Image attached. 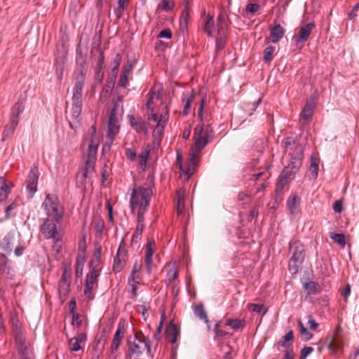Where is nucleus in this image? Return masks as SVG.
Instances as JSON below:
<instances>
[{
  "label": "nucleus",
  "mask_w": 359,
  "mask_h": 359,
  "mask_svg": "<svg viewBox=\"0 0 359 359\" xmlns=\"http://www.w3.org/2000/svg\"><path fill=\"white\" fill-rule=\"evenodd\" d=\"M284 157L288 158L287 165L280 174L275 190V201L278 204L282 201V191L292 180L302 165L304 149L302 144L294 137H287L281 142Z\"/></svg>",
  "instance_id": "f257e3e1"
},
{
  "label": "nucleus",
  "mask_w": 359,
  "mask_h": 359,
  "mask_svg": "<svg viewBox=\"0 0 359 359\" xmlns=\"http://www.w3.org/2000/svg\"><path fill=\"white\" fill-rule=\"evenodd\" d=\"M284 157L288 158L287 165L280 174L275 190V201L278 204L282 201V191L292 180L302 165L304 149L302 144L294 137H287L281 142Z\"/></svg>",
  "instance_id": "f03ea898"
},
{
  "label": "nucleus",
  "mask_w": 359,
  "mask_h": 359,
  "mask_svg": "<svg viewBox=\"0 0 359 359\" xmlns=\"http://www.w3.org/2000/svg\"><path fill=\"white\" fill-rule=\"evenodd\" d=\"M215 137V133L210 124H198L194 128V145L191 147L189 154V161L186 165L182 164V155L177 154V161L180 163V169L189 177L192 175L195 171L196 165L197 154L201 151L208 144L209 141Z\"/></svg>",
  "instance_id": "7ed1b4c3"
},
{
  "label": "nucleus",
  "mask_w": 359,
  "mask_h": 359,
  "mask_svg": "<svg viewBox=\"0 0 359 359\" xmlns=\"http://www.w3.org/2000/svg\"><path fill=\"white\" fill-rule=\"evenodd\" d=\"M13 336L18 359H34L29 341L25 330L18 323L13 324Z\"/></svg>",
  "instance_id": "20e7f679"
},
{
  "label": "nucleus",
  "mask_w": 359,
  "mask_h": 359,
  "mask_svg": "<svg viewBox=\"0 0 359 359\" xmlns=\"http://www.w3.org/2000/svg\"><path fill=\"white\" fill-rule=\"evenodd\" d=\"M74 84L72 89L73 116H79L82 108V91L85 84L86 69L81 66L75 72Z\"/></svg>",
  "instance_id": "39448f33"
},
{
  "label": "nucleus",
  "mask_w": 359,
  "mask_h": 359,
  "mask_svg": "<svg viewBox=\"0 0 359 359\" xmlns=\"http://www.w3.org/2000/svg\"><path fill=\"white\" fill-rule=\"evenodd\" d=\"M289 248L292 256L288 263V269L291 274L295 275L304 261L306 250L304 244L297 240L291 241Z\"/></svg>",
  "instance_id": "423d86ee"
},
{
  "label": "nucleus",
  "mask_w": 359,
  "mask_h": 359,
  "mask_svg": "<svg viewBox=\"0 0 359 359\" xmlns=\"http://www.w3.org/2000/svg\"><path fill=\"white\" fill-rule=\"evenodd\" d=\"M152 194V189L149 186H140L133 189L130 199V206L132 212H134L135 210L137 208H142L145 203H147V208L149 205Z\"/></svg>",
  "instance_id": "0eeeda50"
},
{
  "label": "nucleus",
  "mask_w": 359,
  "mask_h": 359,
  "mask_svg": "<svg viewBox=\"0 0 359 359\" xmlns=\"http://www.w3.org/2000/svg\"><path fill=\"white\" fill-rule=\"evenodd\" d=\"M127 346L128 349L127 356L130 358L132 356H139L144 351H147L148 354L151 353L149 341L145 339L142 333H136L133 337H128Z\"/></svg>",
  "instance_id": "6e6552de"
},
{
  "label": "nucleus",
  "mask_w": 359,
  "mask_h": 359,
  "mask_svg": "<svg viewBox=\"0 0 359 359\" xmlns=\"http://www.w3.org/2000/svg\"><path fill=\"white\" fill-rule=\"evenodd\" d=\"M42 208L49 217L59 222L64 215V209L60 205L58 198L54 194H48L42 203Z\"/></svg>",
  "instance_id": "1a4fd4ad"
},
{
  "label": "nucleus",
  "mask_w": 359,
  "mask_h": 359,
  "mask_svg": "<svg viewBox=\"0 0 359 359\" xmlns=\"http://www.w3.org/2000/svg\"><path fill=\"white\" fill-rule=\"evenodd\" d=\"M97 266H93L90 273L87 274L85 280V288L83 294L88 300H93L95 295L93 294V290L97 287L98 277L100 275V271L97 268Z\"/></svg>",
  "instance_id": "9d476101"
},
{
  "label": "nucleus",
  "mask_w": 359,
  "mask_h": 359,
  "mask_svg": "<svg viewBox=\"0 0 359 359\" xmlns=\"http://www.w3.org/2000/svg\"><path fill=\"white\" fill-rule=\"evenodd\" d=\"M148 119L149 121L157 122V125L153 131V136L155 139L158 137L159 140H161L164 132L165 126L168 120V111H166L165 114H162L160 116L157 114L151 113L149 115Z\"/></svg>",
  "instance_id": "9b49d317"
},
{
  "label": "nucleus",
  "mask_w": 359,
  "mask_h": 359,
  "mask_svg": "<svg viewBox=\"0 0 359 359\" xmlns=\"http://www.w3.org/2000/svg\"><path fill=\"white\" fill-rule=\"evenodd\" d=\"M116 104H115L110 111L107 124V137L110 140V143L113 142L115 136L119 133V126L116 117Z\"/></svg>",
  "instance_id": "f8f14e48"
},
{
  "label": "nucleus",
  "mask_w": 359,
  "mask_h": 359,
  "mask_svg": "<svg viewBox=\"0 0 359 359\" xmlns=\"http://www.w3.org/2000/svg\"><path fill=\"white\" fill-rule=\"evenodd\" d=\"M39 170L36 167H34L30 170L26 181V190L29 198H32L34 196L37 190Z\"/></svg>",
  "instance_id": "ddd939ff"
},
{
  "label": "nucleus",
  "mask_w": 359,
  "mask_h": 359,
  "mask_svg": "<svg viewBox=\"0 0 359 359\" xmlns=\"http://www.w3.org/2000/svg\"><path fill=\"white\" fill-rule=\"evenodd\" d=\"M41 233H43V236L46 239H55L59 240L58 238H57V228L55 222L49 219H44L42 225L41 226L40 229Z\"/></svg>",
  "instance_id": "4468645a"
},
{
  "label": "nucleus",
  "mask_w": 359,
  "mask_h": 359,
  "mask_svg": "<svg viewBox=\"0 0 359 359\" xmlns=\"http://www.w3.org/2000/svg\"><path fill=\"white\" fill-rule=\"evenodd\" d=\"M126 257L127 251L126 250L124 247H122V245L121 244L114 260V271L118 273L120 272L123 269V266L126 263Z\"/></svg>",
  "instance_id": "2eb2a0df"
},
{
  "label": "nucleus",
  "mask_w": 359,
  "mask_h": 359,
  "mask_svg": "<svg viewBox=\"0 0 359 359\" xmlns=\"http://www.w3.org/2000/svg\"><path fill=\"white\" fill-rule=\"evenodd\" d=\"M155 245L154 241L151 238L148 239L145 247V266L148 274H150L153 266V247Z\"/></svg>",
  "instance_id": "dca6fc26"
},
{
  "label": "nucleus",
  "mask_w": 359,
  "mask_h": 359,
  "mask_svg": "<svg viewBox=\"0 0 359 359\" xmlns=\"http://www.w3.org/2000/svg\"><path fill=\"white\" fill-rule=\"evenodd\" d=\"M341 334L342 329L340 325H338L334 330L332 337L330 338V341H329L327 347L330 350L337 351L343 346V342L341 339Z\"/></svg>",
  "instance_id": "f3484780"
},
{
  "label": "nucleus",
  "mask_w": 359,
  "mask_h": 359,
  "mask_svg": "<svg viewBox=\"0 0 359 359\" xmlns=\"http://www.w3.org/2000/svg\"><path fill=\"white\" fill-rule=\"evenodd\" d=\"M128 118L132 128L138 133H146L147 128L146 122L141 117H135L133 115H128Z\"/></svg>",
  "instance_id": "a211bd4d"
},
{
  "label": "nucleus",
  "mask_w": 359,
  "mask_h": 359,
  "mask_svg": "<svg viewBox=\"0 0 359 359\" xmlns=\"http://www.w3.org/2000/svg\"><path fill=\"white\" fill-rule=\"evenodd\" d=\"M95 161L86 160L85 167L83 172L76 176L77 183H80L81 185H83L88 175L92 173L95 170Z\"/></svg>",
  "instance_id": "6ab92c4d"
},
{
  "label": "nucleus",
  "mask_w": 359,
  "mask_h": 359,
  "mask_svg": "<svg viewBox=\"0 0 359 359\" xmlns=\"http://www.w3.org/2000/svg\"><path fill=\"white\" fill-rule=\"evenodd\" d=\"M227 26L226 15L223 12H220L217 19V35L226 36Z\"/></svg>",
  "instance_id": "aec40b11"
},
{
  "label": "nucleus",
  "mask_w": 359,
  "mask_h": 359,
  "mask_svg": "<svg viewBox=\"0 0 359 359\" xmlns=\"http://www.w3.org/2000/svg\"><path fill=\"white\" fill-rule=\"evenodd\" d=\"M314 27L315 24L313 22L307 23L306 25L299 27L297 42L298 43L306 41Z\"/></svg>",
  "instance_id": "412c9836"
},
{
  "label": "nucleus",
  "mask_w": 359,
  "mask_h": 359,
  "mask_svg": "<svg viewBox=\"0 0 359 359\" xmlns=\"http://www.w3.org/2000/svg\"><path fill=\"white\" fill-rule=\"evenodd\" d=\"M313 114V107L311 102H306L302 109L299 116V123L306 125L308 121L312 117Z\"/></svg>",
  "instance_id": "4be33fe9"
},
{
  "label": "nucleus",
  "mask_w": 359,
  "mask_h": 359,
  "mask_svg": "<svg viewBox=\"0 0 359 359\" xmlns=\"http://www.w3.org/2000/svg\"><path fill=\"white\" fill-rule=\"evenodd\" d=\"M25 100L24 99H20L14 104L11 109L10 118L13 117L16 121H20V116L25 109Z\"/></svg>",
  "instance_id": "5701e85b"
},
{
  "label": "nucleus",
  "mask_w": 359,
  "mask_h": 359,
  "mask_svg": "<svg viewBox=\"0 0 359 359\" xmlns=\"http://www.w3.org/2000/svg\"><path fill=\"white\" fill-rule=\"evenodd\" d=\"M285 34V29L280 25L271 27V42L277 43L283 38Z\"/></svg>",
  "instance_id": "b1692460"
},
{
  "label": "nucleus",
  "mask_w": 359,
  "mask_h": 359,
  "mask_svg": "<svg viewBox=\"0 0 359 359\" xmlns=\"http://www.w3.org/2000/svg\"><path fill=\"white\" fill-rule=\"evenodd\" d=\"M0 272L8 276L12 275L11 262L4 254H0Z\"/></svg>",
  "instance_id": "393cba45"
},
{
  "label": "nucleus",
  "mask_w": 359,
  "mask_h": 359,
  "mask_svg": "<svg viewBox=\"0 0 359 359\" xmlns=\"http://www.w3.org/2000/svg\"><path fill=\"white\" fill-rule=\"evenodd\" d=\"M177 198L176 210L177 214L180 215L183 212L185 206V190L179 189L177 191Z\"/></svg>",
  "instance_id": "a878e982"
},
{
  "label": "nucleus",
  "mask_w": 359,
  "mask_h": 359,
  "mask_svg": "<svg viewBox=\"0 0 359 359\" xmlns=\"http://www.w3.org/2000/svg\"><path fill=\"white\" fill-rule=\"evenodd\" d=\"M166 334L167 339L172 344H175L177 341L179 331L177 326L174 323H170L169 325L166 328Z\"/></svg>",
  "instance_id": "bb28decb"
},
{
  "label": "nucleus",
  "mask_w": 359,
  "mask_h": 359,
  "mask_svg": "<svg viewBox=\"0 0 359 359\" xmlns=\"http://www.w3.org/2000/svg\"><path fill=\"white\" fill-rule=\"evenodd\" d=\"M19 122L16 121L13 117L12 118H9L8 123L5 126L4 133H3V140H5L6 138H8L11 137L15 128H17Z\"/></svg>",
  "instance_id": "cd10ccee"
},
{
  "label": "nucleus",
  "mask_w": 359,
  "mask_h": 359,
  "mask_svg": "<svg viewBox=\"0 0 359 359\" xmlns=\"http://www.w3.org/2000/svg\"><path fill=\"white\" fill-rule=\"evenodd\" d=\"M215 29V24L213 20V16L210 14H208L204 19V32L209 36H213V29Z\"/></svg>",
  "instance_id": "c85d7f7f"
},
{
  "label": "nucleus",
  "mask_w": 359,
  "mask_h": 359,
  "mask_svg": "<svg viewBox=\"0 0 359 359\" xmlns=\"http://www.w3.org/2000/svg\"><path fill=\"white\" fill-rule=\"evenodd\" d=\"M10 187L4 177H0V201H5L10 193Z\"/></svg>",
  "instance_id": "c756f323"
},
{
  "label": "nucleus",
  "mask_w": 359,
  "mask_h": 359,
  "mask_svg": "<svg viewBox=\"0 0 359 359\" xmlns=\"http://www.w3.org/2000/svg\"><path fill=\"white\" fill-rule=\"evenodd\" d=\"M105 346V339H102V337L96 336L95 339V341L93 345V349L95 352L94 355L99 356V355L102 352Z\"/></svg>",
  "instance_id": "7c9ffc66"
},
{
  "label": "nucleus",
  "mask_w": 359,
  "mask_h": 359,
  "mask_svg": "<svg viewBox=\"0 0 359 359\" xmlns=\"http://www.w3.org/2000/svg\"><path fill=\"white\" fill-rule=\"evenodd\" d=\"M194 311L197 317H198L201 320H204L205 323L208 324L209 320L208 316L202 304L196 305L194 308Z\"/></svg>",
  "instance_id": "2f4dec72"
},
{
  "label": "nucleus",
  "mask_w": 359,
  "mask_h": 359,
  "mask_svg": "<svg viewBox=\"0 0 359 359\" xmlns=\"http://www.w3.org/2000/svg\"><path fill=\"white\" fill-rule=\"evenodd\" d=\"M298 201H299V198L297 195H293L287 201V205L292 215H295L298 212V206L297 205Z\"/></svg>",
  "instance_id": "473e14b6"
},
{
  "label": "nucleus",
  "mask_w": 359,
  "mask_h": 359,
  "mask_svg": "<svg viewBox=\"0 0 359 359\" xmlns=\"http://www.w3.org/2000/svg\"><path fill=\"white\" fill-rule=\"evenodd\" d=\"M304 287L307 291L308 294H315L320 292V286L314 281H309L304 283Z\"/></svg>",
  "instance_id": "72a5a7b5"
},
{
  "label": "nucleus",
  "mask_w": 359,
  "mask_h": 359,
  "mask_svg": "<svg viewBox=\"0 0 359 359\" xmlns=\"http://www.w3.org/2000/svg\"><path fill=\"white\" fill-rule=\"evenodd\" d=\"M85 262V255H78L76 262L75 274L76 276L80 278L83 274V269Z\"/></svg>",
  "instance_id": "f704fd0d"
},
{
  "label": "nucleus",
  "mask_w": 359,
  "mask_h": 359,
  "mask_svg": "<svg viewBox=\"0 0 359 359\" xmlns=\"http://www.w3.org/2000/svg\"><path fill=\"white\" fill-rule=\"evenodd\" d=\"M69 280H60L58 283V291L60 296L67 297L69 292Z\"/></svg>",
  "instance_id": "c9c22d12"
},
{
  "label": "nucleus",
  "mask_w": 359,
  "mask_h": 359,
  "mask_svg": "<svg viewBox=\"0 0 359 359\" xmlns=\"http://www.w3.org/2000/svg\"><path fill=\"white\" fill-rule=\"evenodd\" d=\"M226 325L231 327L234 330H241L245 325V321L240 319H228Z\"/></svg>",
  "instance_id": "e433bc0d"
},
{
  "label": "nucleus",
  "mask_w": 359,
  "mask_h": 359,
  "mask_svg": "<svg viewBox=\"0 0 359 359\" xmlns=\"http://www.w3.org/2000/svg\"><path fill=\"white\" fill-rule=\"evenodd\" d=\"M13 241H14L13 236L10 233L7 234L3 239V242H2L3 249L6 252H11L12 247L13 245Z\"/></svg>",
  "instance_id": "4c0bfd02"
},
{
  "label": "nucleus",
  "mask_w": 359,
  "mask_h": 359,
  "mask_svg": "<svg viewBox=\"0 0 359 359\" xmlns=\"http://www.w3.org/2000/svg\"><path fill=\"white\" fill-rule=\"evenodd\" d=\"M330 237L341 248H344L346 245V237L344 233H330Z\"/></svg>",
  "instance_id": "58836bf2"
},
{
  "label": "nucleus",
  "mask_w": 359,
  "mask_h": 359,
  "mask_svg": "<svg viewBox=\"0 0 359 359\" xmlns=\"http://www.w3.org/2000/svg\"><path fill=\"white\" fill-rule=\"evenodd\" d=\"M260 6L258 4L250 3L247 4L245 9L243 11V14L244 16L248 17L250 14H255L259 9Z\"/></svg>",
  "instance_id": "ea45409f"
},
{
  "label": "nucleus",
  "mask_w": 359,
  "mask_h": 359,
  "mask_svg": "<svg viewBox=\"0 0 359 359\" xmlns=\"http://www.w3.org/2000/svg\"><path fill=\"white\" fill-rule=\"evenodd\" d=\"M129 0H118V6L114 9L117 18H121L124 10L127 8Z\"/></svg>",
  "instance_id": "a19ab883"
},
{
  "label": "nucleus",
  "mask_w": 359,
  "mask_h": 359,
  "mask_svg": "<svg viewBox=\"0 0 359 359\" xmlns=\"http://www.w3.org/2000/svg\"><path fill=\"white\" fill-rule=\"evenodd\" d=\"M298 325L302 337L304 341H308L313 337V334L304 327L301 320L298 321Z\"/></svg>",
  "instance_id": "79ce46f5"
},
{
  "label": "nucleus",
  "mask_w": 359,
  "mask_h": 359,
  "mask_svg": "<svg viewBox=\"0 0 359 359\" xmlns=\"http://www.w3.org/2000/svg\"><path fill=\"white\" fill-rule=\"evenodd\" d=\"M143 229V226H136L135 230L133 234V237L131 239L132 244L137 243L141 240Z\"/></svg>",
  "instance_id": "37998d69"
},
{
  "label": "nucleus",
  "mask_w": 359,
  "mask_h": 359,
  "mask_svg": "<svg viewBox=\"0 0 359 359\" xmlns=\"http://www.w3.org/2000/svg\"><path fill=\"white\" fill-rule=\"evenodd\" d=\"M147 203L140 208H138L137 211V226H143L144 225V214L147 212Z\"/></svg>",
  "instance_id": "c03bdc74"
},
{
  "label": "nucleus",
  "mask_w": 359,
  "mask_h": 359,
  "mask_svg": "<svg viewBox=\"0 0 359 359\" xmlns=\"http://www.w3.org/2000/svg\"><path fill=\"white\" fill-rule=\"evenodd\" d=\"M319 159L312 156L311 158V169L313 177L316 179L318 177Z\"/></svg>",
  "instance_id": "a18cd8bd"
},
{
  "label": "nucleus",
  "mask_w": 359,
  "mask_h": 359,
  "mask_svg": "<svg viewBox=\"0 0 359 359\" xmlns=\"http://www.w3.org/2000/svg\"><path fill=\"white\" fill-rule=\"evenodd\" d=\"M195 98V94L192 93L185 100V104L183 108V115L187 116L190 113L191 103L194 102Z\"/></svg>",
  "instance_id": "49530a36"
},
{
  "label": "nucleus",
  "mask_w": 359,
  "mask_h": 359,
  "mask_svg": "<svg viewBox=\"0 0 359 359\" xmlns=\"http://www.w3.org/2000/svg\"><path fill=\"white\" fill-rule=\"evenodd\" d=\"M249 309L257 313L265 314L267 312V308L264 304H251L249 306Z\"/></svg>",
  "instance_id": "de8ad7c7"
},
{
  "label": "nucleus",
  "mask_w": 359,
  "mask_h": 359,
  "mask_svg": "<svg viewBox=\"0 0 359 359\" xmlns=\"http://www.w3.org/2000/svg\"><path fill=\"white\" fill-rule=\"evenodd\" d=\"M174 4L170 0H161L158 4V8L161 10L168 11L172 9Z\"/></svg>",
  "instance_id": "09e8293b"
},
{
  "label": "nucleus",
  "mask_w": 359,
  "mask_h": 359,
  "mask_svg": "<svg viewBox=\"0 0 359 359\" xmlns=\"http://www.w3.org/2000/svg\"><path fill=\"white\" fill-rule=\"evenodd\" d=\"M150 153V149H147L142 151L139 154L140 164L141 167H146L147 163V158Z\"/></svg>",
  "instance_id": "8fccbe9b"
},
{
  "label": "nucleus",
  "mask_w": 359,
  "mask_h": 359,
  "mask_svg": "<svg viewBox=\"0 0 359 359\" xmlns=\"http://www.w3.org/2000/svg\"><path fill=\"white\" fill-rule=\"evenodd\" d=\"M68 346L72 351H78L81 349L80 342L75 337H72L69 339Z\"/></svg>",
  "instance_id": "3c124183"
},
{
  "label": "nucleus",
  "mask_w": 359,
  "mask_h": 359,
  "mask_svg": "<svg viewBox=\"0 0 359 359\" xmlns=\"http://www.w3.org/2000/svg\"><path fill=\"white\" fill-rule=\"evenodd\" d=\"M104 55L103 50H100V55L97 62V74L99 76L100 74L102 72V69L104 67Z\"/></svg>",
  "instance_id": "603ef678"
},
{
  "label": "nucleus",
  "mask_w": 359,
  "mask_h": 359,
  "mask_svg": "<svg viewBox=\"0 0 359 359\" xmlns=\"http://www.w3.org/2000/svg\"><path fill=\"white\" fill-rule=\"evenodd\" d=\"M261 98H258L256 101L252 103H245L244 108L245 111H250V115L252 114V111H255L257 106L261 103Z\"/></svg>",
  "instance_id": "864d4df0"
},
{
  "label": "nucleus",
  "mask_w": 359,
  "mask_h": 359,
  "mask_svg": "<svg viewBox=\"0 0 359 359\" xmlns=\"http://www.w3.org/2000/svg\"><path fill=\"white\" fill-rule=\"evenodd\" d=\"M226 36L217 35L216 37V50L217 51L222 50L226 43Z\"/></svg>",
  "instance_id": "5fc2aeb1"
},
{
  "label": "nucleus",
  "mask_w": 359,
  "mask_h": 359,
  "mask_svg": "<svg viewBox=\"0 0 359 359\" xmlns=\"http://www.w3.org/2000/svg\"><path fill=\"white\" fill-rule=\"evenodd\" d=\"M177 276L178 272L177 269L175 267H172L167 271V280L170 283L177 278Z\"/></svg>",
  "instance_id": "6e6d98bb"
},
{
  "label": "nucleus",
  "mask_w": 359,
  "mask_h": 359,
  "mask_svg": "<svg viewBox=\"0 0 359 359\" xmlns=\"http://www.w3.org/2000/svg\"><path fill=\"white\" fill-rule=\"evenodd\" d=\"M292 341H293V331L292 330H290L283 337V340L280 341L278 344L279 346L286 347L287 346L286 342L287 341L292 342Z\"/></svg>",
  "instance_id": "4d7b16f0"
},
{
  "label": "nucleus",
  "mask_w": 359,
  "mask_h": 359,
  "mask_svg": "<svg viewBox=\"0 0 359 359\" xmlns=\"http://www.w3.org/2000/svg\"><path fill=\"white\" fill-rule=\"evenodd\" d=\"M97 154V148H93L92 146H88L87 160L96 162Z\"/></svg>",
  "instance_id": "13d9d810"
},
{
  "label": "nucleus",
  "mask_w": 359,
  "mask_h": 359,
  "mask_svg": "<svg viewBox=\"0 0 359 359\" xmlns=\"http://www.w3.org/2000/svg\"><path fill=\"white\" fill-rule=\"evenodd\" d=\"M94 228L97 233L102 234L104 229V223L101 219L95 221Z\"/></svg>",
  "instance_id": "bf43d9fd"
},
{
  "label": "nucleus",
  "mask_w": 359,
  "mask_h": 359,
  "mask_svg": "<svg viewBox=\"0 0 359 359\" xmlns=\"http://www.w3.org/2000/svg\"><path fill=\"white\" fill-rule=\"evenodd\" d=\"M121 62V55L119 53H117L113 60V63L114 64V66L112 68V72L115 74V75L117 74V71L118 69V67L120 66Z\"/></svg>",
  "instance_id": "052dcab7"
},
{
  "label": "nucleus",
  "mask_w": 359,
  "mask_h": 359,
  "mask_svg": "<svg viewBox=\"0 0 359 359\" xmlns=\"http://www.w3.org/2000/svg\"><path fill=\"white\" fill-rule=\"evenodd\" d=\"M124 334H125L124 326L123 325H121V323H119L118 325V327H117V330L115 332L114 337L118 338V339H121V340H123V339L124 337Z\"/></svg>",
  "instance_id": "680f3d73"
},
{
  "label": "nucleus",
  "mask_w": 359,
  "mask_h": 359,
  "mask_svg": "<svg viewBox=\"0 0 359 359\" xmlns=\"http://www.w3.org/2000/svg\"><path fill=\"white\" fill-rule=\"evenodd\" d=\"M189 8H184V9L182 12L181 19H180V25L187 27V18L189 17Z\"/></svg>",
  "instance_id": "e2e57ef3"
},
{
  "label": "nucleus",
  "mask_w": 359,
  "mask_h": 359,
  "mask_svg": "<svg viewBox=\"0 0 359 359\" xmlns=\"http://www.w3.org/2000/svg\"><path fill=\"white\" fill-rule=\"evenodd\" d=\"M313 351V348L311 346H304L300 353V359H306V357Z\"/></svg>",
  "instance_id": "0e129e2a"
},
{
  "label": "nucleus",
  "mask_w": 359,
  "mask_h": 359,
  "mask_svg": "<svg viewBox=\"0 0 359 359\" xmlns=\"http://www.w3.org/2000/svg\"><path fill=\"white\" fill-rule=\"evenodd\" d=\"M128 75L121 73L118 83V86L123 88H126L128 81Z\"/></svg>",
  "instance_id": "69168bd1"
},
{
  "label": "nucleus",
  "mask_w": 359,
  "mask_h": 359,
  "mask_svg": "<svg viewBox=\"0 0 359 359\" xmlns=\"http://www.w3.org/2000/svg\"><path fill=\"white\" fill-rule=\"evenodd\" d=\"M121 342L122 340L115 337L113 338L112 343L111 345V350L112 353H114L118 350L119 346L121 344Z\"/></svg>",
  "instance_id": "338daca9"
},
{
  "label": "nucleus",
  "mask_w": 359,
  "mask_h": 359,
  "mask_svg": "<svg viewBox=\"0 0 359 359\" xmlns=\"http://www.w3.org/2000/svg\"><path fill=\"white\" fill-rule=\"evenodd\" d=\"M308 325L309 326L310 330L315 331L318 327V323H317L311 315L308 316Z\"/></svg>",
  "instance_id": "774afa93"
}]
</instances>
